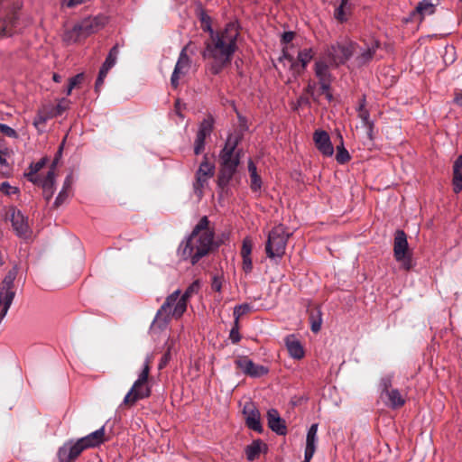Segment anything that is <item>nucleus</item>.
<instances>
[{"instance_id":"nucleus-47","label":"nucleus","mask_w":462,"mask_h":462,"mask_svg":"<svg viewBox=\"0 0 462 462\" xmlns=\"http://www.w3.org/2000/svg\"><path fill=\"white\" fill-rule=\"evenodd\" d=\"M0 132L8 137L17 138L18 136L16 131L14 128L2 123H0Z\"/></svg>"},{"instance_id":"nucleus-3","label":"nucleus","mask_w":462,"mask_h":462,"mask_svg":"<svg viewBox=\"0 0 462 462\" xmlns=\"http://www.w3.org/2000/svg\"><path fill=\"white\" fill-rule=\"evenodd\" d=\"M236 36L228 38V42H219L218 43H206L205 50L202 51L204 59H212L210 71L214 75H218L225 66L232 60L236 50Z\"/></svg>"},{"instance_id":"nucleus-40","label":"nucleus","mask_w":462,"mask_h":462,"mask_svg":"<svg viewBox=\"0 0 462 462\" xmlns=\"http://www.w3.org/2000/svg\"><path fill=\"white\" fill-rule=\"evenodd\" d=\"M84 79V73H78L69 80L68 87L65 90L67 96H69L74 88L79 86Z\"/></svg>"},{"instance_id":"nucleus-4","label":"nucleus","mask_w":462,"mask_h":462,"mask_svg":"<svg viewBox=\"0 0 462 462\" xmlns=\"http://www.w3.org/2000/svg\"><path fill=\"white\" fill-rule=\"evenodd\" d=\"M180 290L170 294L164 303L158 310L153 319V324L158 323L159 327H165L171 319V316L176 319L180 318L187 310L188 300L180 297Z\"/></svg>"},{"instance_id":"nucleus-21","label":"nucleus","mask_w":462,"mask_h":462,"mask_svg":"<svg viewBox=\"0 0 462 462\" xmlns=\"http://www.w3.org/2000/svg\"><path fill=\"white\" fill-rule=\"evenodd\" d=\"M327 55L331 63L335 65L344 64L346 60V46L339 42L332 44L328 49Z\"/></svg>"},{"instance_id":"nucleus-20","label":"nucleus","mask_w":462,"mask_h":462,"mask_svg":"<svg viewBox=\"0 0 462 462\" xmlns=\"http://www.w3.org/2000/svg\"><path fill=\"white\" fill-rule=\"evenodd\" d=\"M11 222L17 236L21 238L28 237L30 232L27 218L20 210H14L11 216Z\"/></svg>"},{"instance_id":"nucleus-6","label":"nucleus","mask_w":462,"mask_h":462,"mask_svg":"<svg viewBox=\"0 0 462 462\" xmlns=\"http://www.w3.org/2000/svg\"><path fill=\"white\" fill-rule=\"evenodd\" d=\"M97 448L88 435L76 440L69 439L59 448L57 457L59 462H74L86 449Z\"/></svg>"},{"instance_id":"nucleus-52","label":"nucleus","mask_w":462,"mask_h":462,"mask_svg":"<svg viewBox=\"0 0 462 462\" xmlns=\"http://www.w3.org/2000/svg\"><path fill=\"white\" fill-rule=\"evenodd\" d=\"M294 35H295L294 32H291V31L284 32L282 34L281 43L282 44H288V43H290L293 40Z\"/></svg>"},{"instance_id":"nucleus-23","label":"nucleus","mask_w":462,"mask_h":462,"mask_svg":"<svg viewBox=\"0 0 462 462\" xmlns=\"http://www.w3.org/2000/svg\"><path fill=\"white\" fill-rule=\"evenodd\" d=\"M452 187L455 193L462 190V155H459L452 166Z\"/></svg>"},{"instance_id":"nucleus-22","label":"nucleus","mask_w":462,"mask_h":462,"mask_svg":"<svg viewBox=\"0 0 462 462\" xmlns=\"http://www.w3.org/2000/svg\"><path fill=\"white\" fill-rule=\"evenodd\" d=\"M285 345L290 356L293 359L300 360L304 356L303 346L294 335L285 337Z\"/></svg>"},{"instance_id":"nucleus-48","label":"nucleus","mask_w":462,"mask_h":462,"mask_svg":"<svg viewBox=\"0 0 462 462\" xmlns=\"http://www.w3.org/2000/svg\"><path fill=\"white\" fill-rule=\"evenodd\" d=\"M171 358V347H168L167 351L163 354L158 364V369H163L170 362Z\"/></svg>"},{"instance_id":"nucleus-11","label":"nucleus","mask_w":462,"mask_h":462,"mask_svg":"<svg viewBox=\"0 0 462 462\" xmlns=\"http://www.w3.org/2000/svg\"><path fill=\"white\" fill-rule=\"evenodd\" d=\"M98 17H88L82 20L80 23L74 24L71 30L66 32L65 39L67 41L78 42L80 38L88 37V35L98 31L101 27Z\"/></svg>"},{"instance_id":"nucleus-58","label":"nucleus","mask_w":462,"mask_h":462,"mask_svg":"<svg viewBox=\"0 0 462 462\" xmlns=\"http://www.w3.org/2000/svg\"><path fill=\"white\" fill-rule=\"evenodd\" d=\"M87 0H64L63 5H65L68 7H75L79 5H81L85 3Z\"/></svg>"},{"instance_id":"nucleus-39","label":"nucleus","mask_w":462,"mask_h":462,"mask_svg":"<svg viewBox=\"0 0 462 462\" xmlns=\"http://www.w3.org/2000/svg\"><path fill=\"white\" fill-rule=\"evenodd\" d=\"M338 137L340 139V143L337 145L336 159L338 163L345 164L346 162V149L345 148L343 136L340 133L338 134Z\"/></svg>"},{"instance_id":"nucleus-16","label":"nucleus","mask_w":462,"mask_h":462,"mask_svg":"<svg viewBox=\"0 0 462 462\" xmlns=\"http://www.w3.org/2000/svg\"><path fill=\"white\" fill-rule=\"evenodd\" d=\"M215 166L208 161L207 156H204L203 162L200 163L199 170L196 172V183H194V190L196 193L199 191L207 182L208 178L212 177L214 174Z\"/></svg>"},{"instance_id":"nucleus-17","label":"nucleus","mask_w":462,"mask_h":462,"mask_svg":"<svg viewBox=\"0 0 462 462\" xmlns=\"http://www.w3.org/2000/svg\"><path fill=\"white\" fill-rule=\"evenodd\" d=\"M383 393L387 396V404L393 408H400L404 405L405 398L397 389L392 388L390 379H383L382 382Z\"/></svg>"},{"instance_id":"nucleus-35","label":"nucleus","mask_w":462,"mask_h":462,"mask_svg":"<svg viewBox=\"0 0 462 462\" xmlns=\"http://www.w3.org/2000/svg\"><path fill=\"white\" fill-rule=\"evenodd\" d=\"M262 440H254L251 445L246 447L245 454L249 461H253L261 452Z\"/></svg>"},{"instance_id":"nucleus-54","label":"nucleus","mask_w":462,"mask_h":462,"mask_svg":"<svg viewBox=\"0 0 462 462\" xmlns=\"http://www.w3.org/2000/svg\"><path fill=\"white\" fill-rule=\"evenodd\" d=\"M180 74H181L180 71L173 69V72H172L171 77V87L173 88H178V86H179V79H180Z\"/></svg>"},{"instance_id":"nucleus-10","label":"nucleus","mask_w":462,"mask_h":462,"mask_svg":"<svg viewBox=\"0 0 462 462\" xmlns=\"http://www.w3.org/2000/svg\"><path fill=\"white\" fill-rule=\"evenodd\" d=\"M393 254L401 266L409 271L412 267V254L409 248L407 236L402 230L396 231L393 242Z\"/></svg>"},{"instance_id":"nucleus-46","label":"nucleus","mask_w":462,"mask_h":462,"mask_svg":"<svg viewBox=\"0 0 462 462\" xmlns=\"http://www.w3.org/2000/svg\"><path fill=\"white\" fill-rule=\"evenodd\" d=\"M0 192L10 196L18 193L19 189L16 187L11 186L8 181H4L0 184Z\"/></svg>"},{"instance_id":"nucleus-44","label":"nucleus","mask_w":462,"mask_h":462,"mask_svg":"<svg viewBox=\"0 0 462 462\" xmlns=\"http://www.w3.org/2000/svg\"><path fill=\"white\" fill-rule=\"evenodd\" d=\"M346 6V0H341L340 5L336 8L334 13V17L339 21L344 22L346 21V14H345V7Z\"/></svg>"},{"instance_id":"nucleus-24","label":"nucleus","mask_w":462,"mask_h":462,"mask_svg":"<svg viewBox=\"0 0 462 462\" xmlns=\"http://www.w3.org/2000/svg\"><path fill=\"white\" fill-rule=\"evenodd\" d=\"M55 168L56 162H52L50 170L44 177L40 176L36 179L35 182H32L35 185H38L42 188L43 190H49L51 188H54L55 184Z\"/></svg>"},{"instance_id":"nucleus-29","label":"nucleus","mask_w":462,"mask_h":462,"mask_svg":"<svg viewBox=\"0 0 462 462\" xmlns=\"http://www.w3.org/2000/svg\"><path fill=\"white\" fill-rule=\"evenodd\" d=\"M318 427H319L318 423H313L308 430L307 437H306L305 449L316 451V447H317V443H318V436H317Z\"/></svg>"},{"instance_id":"nucleus-36","label":"nucleus","mask_w":462,"mask_h":462,"mask_svg":"<svg viewBox=\"0 0 462 462\" xmlns=\"http://www.w3.org/2000/svg\"><path fill=\"white\" fill-rule=\"evenodd\" d=\"M88 436L97 447L100 446L105 442V426H102L97 430L88 434Z\"/></svg>"},{"instance_id":"nucleus-7","label":"nucleus","mask_w":462,"mask_h":462,"mask_svg":"<svg viewBox=\"0 0 462 462\" xmlns=\"http://www.w3.org/2000/svg\"><path fill=\"white\" fill-rule=\"evenodd\" d=\"M21 5L17 0H0V37L12 35Z\"/></svg>"},{"instance_id":"nucleus-9","label":"nucleus","mask_w":462,"mask_h":462,"mask_svg":"<svg viewBox=\"0 0 462 462\" xmlns=\"http://www.w3.org/2000/svg\"><path fill=\"white\" fill-rule=\"evenodd\" d=\"M16 276L17 269L16 267H13L8 271L3 280L2 287L0 288V302H4V307L0 310V323L6 316L15 297L14 286Z\"/></svg>"},{"instance_id":"nucleus-51","label":"nucleus","mask_w":462,"mask_h":462,"mask_svg":"<svg viewBox=\"0 0 462 462\" xmlns=\"http://www.w3.org/2000/svg\"><path fill=\"white\" fill-rule=\"evenodd\" d=\"M68 197H69V191L61 189L55 199V201H54L55 206L61 205L68 199Z\"/></svg>"},{"instance_id":"nucleus-25","label":"nucleus","mask_w":462,"mask_h":462,"mask_svg":"<svg viewBox=\"0 0 462 462\" xmlns=\"http://www.w3.org/2000/svg\"><path fill=\"white\" fill-rule=\"evenodd\" d=\"M279 61L283 62L284 66L286 65L285 61L289 63V70L291 72L294 78L300 75L299 63L294 60L293 56L290 54L286 49H282Z\"/></svg>"},{"instance_id":"nucleus-5","label":"nucleus","mask_w":462,"mask_h":462,"mask_svg":"<svg viewBox=\"0 0 462 462\" xmlns=\"http://www.w3.org/2000/svg\"><path fill=\"white\" fill-rule=\"evenodd\" d=\"M290 234L286 233L282 225L274 226L268 234L265 251L267 256L278 262L285 254L286 245Z\"/></svg>"},{"instance_id":"nucleus-27","label":"nucleus","mask_w":462,"mask_h":462,"mask_svg":"<svg viewBox=\"0 0 462 462\" xmlns=\"http://www.w3.org/2000/svg\"><path fill=\"white\" fill-rule=\"evenodd\" d=\"M314 57V51L312 48H305L299 51L297 55V62L300 65V74L306 69L308 64Z\"/></svg>"},{"instance_id":"nucleus-1","label":"nucleus","mask_w":462,"mask_h":462,"mask_svg":"<svg viewBox=\"0 0 462 462\" xmlns=\"http://www.w3.org/2000/svg\"><path fill=\"white\" fill-rule=\"evenodd\" d=\"M208 217H202L191 233L180 242L177 254L182 261L194 266L210 252L218 248L219 245L214 239L215 233L208 228Z\"/></svg>"},{"instance_id":"nucleus-15","label":"nucleus","mask_w":462,"mask_h":462,"mask_svg":"<svg viewBox=\"0 0 462 462\" xmlns=\"http://www.w3.org/2000/svg\"><path fill=\"white\" fill-rule=\"evenodd\" d=\"M378 47L379 44L374 40H371L365 47L352 45L351 51L356 54V61L357 65L362 66L369 62L374 58Z\"/></svg>"},{"instance_id":"nucleus-64","label":"nucleus","mask_w":462,"mask_h":462,"mask_svg":"<svg viewBox=\"0 0 462 462\" xmlns=\"http://www.w3.org/2000/svg\"><path fill=\"white\" fill-rule=\"evenodd\" d=\"M104 79H101V77H97V80H96V83H95V92L98 93L99 92V88H101V86L103 85L104 83Z\"/></svg>"},{"instance_id":"nucleus-12","label":"nucleus","mask_w":462,"mask_h":462,"mask_svg":"<svg viewBox=\"0 0 462 462\" xmlns=\"http://www.w3.org/2000/svg\"><path fill=\"white\" fill-rule=\"evenodd\" d=\"M150 372V357L147 356L143 362V369L138 374V378L134 381L131 387L134 393V401H140L150 397L152 393L151 387L148 385V376Z\"/></svg>"},{"instance_id":"nucleus-8","label":"nucleus","mask_w":462,"mask_h":462,"mask_svg":"<svg viewBox=\"0 0 462 462\" xmlns=\"http://www.w3.org/2000/svg\"><path fill=\"white\" fill-rule=\"evenodd\" d=\"M197 14L201 23L202 30L208 32L210 35L211 42L208 43H218V41L224 42H228V38L232 36H236V39H237L238 32L236 31L232 32L235 28L234 23H227L223 32H217L212 28L211 17L206 13L201 5L198 8Z\"/></svg>"},{"instance_id":"nucleus-2","label":"nucleus","mask_w":462,"mask_h":462,"mask_svg":"<svg viewBox=\"0 0 462 462\" xmlns=\"http://www.w3.org/2000/svg\"><path fill=\"white\" fill-rule=\"evenodd\" d=\"M242 141V134H230L226 137L224 147L219 152V170L217 174V188L222 193L227 192L232 185L233 180L236 183L240 180L236 178L238 166L241 162L242 149H237L238 144ZM235 186V184H233Z\"/></svg>"},{"instance_id":"nucleus-33","label":"nucleus","mask_w":462,"mask_h":462,"mask_svg":"<svg viewBox=\"0 0 462 462\" xmlns=\"http://www.w3.org/2000/svg\"><path fill=\"white\" fill-rule=\"evenodd\" d=\"M315 75L319 80L329 79L328 66L324 60H317L314 66Z\"/></svg>"},{"instance_id":"nucleus-62","label":"nucleus","mask_w":462,"mask_h":462,"mask_svg":"<svg viewBox=\"0 0 462 462\" xmlns=\"http://www.w3.org/2000/svg\"><path fill=\"white\" fill-rule=\"evenodd\" d=\"M314 453H315L314 450L305 449L304 460L302 462H310L311 458L313 457Z\"/></svg>"},{"instance_id":"nucleus-37","label":"nucleus","mask_w":462,"mask_h":462,"mask_svg":"<svg viewBox=\"0 0 462 462\" xmlns=\"http://www.w3.org/2000/svg\"><path fill=\"white\" fill-rule=\"evenodd\" d=\"M215 119L212 115H208L206 118L202 120L199 124V130L206 133L210 135L214 128Z\"/></svg>"},{"instance_id":"nucleus-13","label":"nucleus","mask_w":462,"mask_h":462,"mask_svg":"<svg viewBox=\"0 0 462 462\" xmlns=\"http://www.w3.org/2000/svg\"><path fill=\"white\" fill-rule=\"evenodd\" d=\"M243 414L248 429L257 433H263V427L261 422V413L254 402H245L243 408Z\"/></svg>"},{"instance_id":"nucleus-53","label":"nucleus","mask_w":462,"mask_h":462,"mask_svg":"<svg viewBox=\"0 0 462 462\" xmlns=\"http://www.w3.org/2000/svg\"><path fill=\"white\" fill-rule=\"evenodd\" d=\"M205 149V142L195 139L194 143V153L196 155L200 154Z\"/></svg>"},{"instance_id":"nucleus-57","label":"nucleus","mask_w":462,"mask_h":462,"mask_svg":"<svg viewBox=\"0 0 462 462\" xmlns=\"http://www.w3.org/2000/svg\"><path fill=\"white\" fill-rule=\"evenodd\" d=\"M72 186V174H68L63 181V186L61 189L69 190Z\"/></svg>"},{"instance_id":"nucleus-41","label":"nucleus","mask_w":462,"mask_h":462,"mask_svg":"<svg viewBox=\"0 0 462 462\" xmlns=\"http://www.w3.org/2000/svg\"><path fill=\"white\" fill-rule=\"evenodd\" d=\"M69 100L66 97H62L58 101L53 112V116H61L69 106Z\"/></svg>"},{"instance_id":"nucleus-50","label":"nucleus","mask_w":462,"mask_h":462,"mask_svg":"<svg viewBox=\"0 0 462 462\" xmlns=\"http://www.w3.org/2000/svg\"><path fill=\"white\" fill-rule=\"evenodd\" d=\"M252 252V244L248 239H244L242 249H241V254L242 256H248L251 254Z\"/></svg>"},{"instance_id":"nucleus-32","label":"nucleus","mask_w":462,"mask_h":462,"mask_svg":"<svg viewBox=\"0 0 462 462\" xmlns=\"http://www.w3.org/2000/svg\"><path fill=\"white\" fill-rule=\"evenodd\" d=\"M434 12L435 7L431 3L422 1L418 5L413 14H419L420 16V20H422L424 16L430 15L434 14Z\"/></svg>"},{"instance_id":"nucleus-26","label":"nucleus","mask_w":462,"mask_h":462,"mask_svg":"<svg viewBox=\"0 0 462 462\" xmlns=\"http://www.w3.org/2000/svg\"><path fill=\"white\" fill-rule=\"evenodd\" d=\"M48 157H43L37 162H32L29 165V171L24 173V177L30 181V182H35L36 179L40 177V175H37V172L40 171L47 163Z\"/></svg>"},{"instance_id":"nucleus-45","label":"nucleus","mask_w":462,"mask_h":462,"mask_svg":"<svg viewBox=\"0 0 462 462\" xmlns=\"http://www.w3.org/2000/svg\"><path fill=\"white\" fill-rule=\"evenodd\" d=\"M229 338L233 344H236L241 340V335L239 333V321H234V326L229 333Z\"/></svg>"},{"instance_id":"nucleus-63","label":"nucleus","mask_w":462,"mask_h":462,"mask_svg":"<svg viewBox=\"0 0 462 462\" xmlns=\"http://www.w3.org/2000/svg\"><path fill=\"white\" fill-rule=\"evenodd\" d=\"M454 102L456 105L462 107V90L456 92Z\"/></svg>"},{"instance_id":"nucleus-30","label":"nucleus","mask_w":462,"mask_h":462,"mask_svg":"<svg viewBox=\"0 0 462 462\" xmlns=\"http://www.w3.org/2000/svg\"><path fill=\"white\" fill-rule=\"evenodd\" d=\"M189 63L190 60L186 52V48H183L179 55L174 69L183 74L189 68Z\"/></svg>"},{"instance_id":"nucleus-43","label":"nucleus","mask_w":462,"mask_h":462,"mask_svg":"<svg viewBox=\"0 0 462 462\" xmlns=\"http://www.w3.org/2000/svg\"><path fill=\"white\" fill-rule=\"evenodd\" d=\"M250 189L253 192H260L263 186V181L259 174L250 176Z\"/></svg>"},{"instance_id":"nucleus-31","label":"nucleus","mask_w":462,"mask_h":462,"mask_svg":"<svg viewBox=\"0 0 462 462\" xmlns=\"http://www.w3.org/2000/svg\"><path fill=\"white\" fill-rule=\"evenodd\" d=\"M310 321L312 332H319L322 324L321 311L319 309H312L310 310Z\"/></svg>"},{"instance_id":"nucleus-38","label":"nucleus","mask_w":462,"mask_h":462,"mask_svg":"<svg viewBox=\"0 0 462 462\" xmlns=\"http://www.w3.org/2000/svg\"><path fill=\"white\" fill-rule=\"evenodd\" d=\"M253 310V306L249 303H243L234 308V318L235 320L239 321L241 316Z\"/></svg>"},{"instance_id":"nucleus-19","label":"nucleus","mask_w":462,"mask_h":462,"mask_svg":"<svg viewBox=\"0 0 462 462\" xmlns=\"http://www.w3.org/2000/svg\"><path fill=\"white\" fill-rule=\"evenodd\" d=\"M268 427L277 435L284 436L287 433V428L284 420L280 416L279 411L274 409H269L266 414Z\"/></svg>"},{"instance_id":"nucleus-59","label":"nucleus","mask_w":462,"mask_h":462,"mask_svg":"<svg viewBox=\"0 0 462 462\" xmlns=\"http://www.w3.org/2000/svg\"><path fill=\"white\" fill-rule=\"evenodd\" d=\"M47 121V117L42 114H38L33 121V125L37 126L39 124H44Z\"/></svg>"},{"instance_id":"nucleus-14","label":"nucleus","mask_w":462,"mask_h":462,"mask_svg":"<svg viewBox=\"0 0 462 462\" xmlns=\"http://www.w3.org/2000/svg\"><path fill=\"white\" fill-rule=\"evenodd\" d=\"M235 364L244 374L254 378L262 377L269 372V369L266 366L257 365L246 356L236 359Z\"/></svg>"},{"instance_id":"nucleus-18","label":"nucleus","mask_w":462,"mask_h":462,"mask_svg":"<svg viewBox=\"0 0 462 462\" xmlns=\"http://www.w3.org/2000/svg\"><path fill=\"white\" fill-rule=\"evenodd\" d=\"M313 140L318 150L324 156H332L334 153V147L330 141L328 134L324 130H316L313 134Z\"/></svg>"},{"instance_id":"nucleus-56","label":"nucleus","mask_w":462,"mask_h":462,"mask_svg":"<svg viewBox=\"0 0 462 462\" xmlns=\"http://www.w3.org/2000/svg\"><path fill=\"white\" fill-rule=\"evenodd\" d=\"M134 392H132V390L130 389L129 392L125 394V396L123 400V403L124 404H134L135 402H137L138 401H134Z\"/></svg>"},{"instance_id":"nucleus-49","label":"nucleus","mask_w":462,"mask_h":462,"mask_svg":"<svg viewBox=\"0 0 462 462\" xmlns=\"http://www.w3.org/2000/svg\"><path fill=\"white\" fill-rule=\"evenodd\" d=\"M211 288L213 291L220 292L222 290V279L218 275L215 274L212 277Z\"/></svg>"},{"instance_id":"nucleus-61","label":"nucleus","mask_w":462,"mask_h":462,"mask_svg":"<svg viewBox=\"0 0 462 462\" xmlns=\"http://www.w3.org/2000/svg\"><path fill=\"white\" fill-rule=\"evenodd\" d=\"M248 171H249L250 176L254 175H254L258 174L257 168L251 159H249V161H248Z\"/></svg>"},{"instance_id":"nucleus-55","label":"nucleus","mask_w":462,"mask_h":462,"mask_svg":"<svg viewBox=\"0 0 462 462\" xmlns=\"http://www.w3.org/2000/svg\"><path fill=\"white\" fill-rule=\"evenodd\" d=\"M243 264H244L243 268L245 273L251 272L253 265H252V259H251L250 255L243 256Z\"/></svg>"},{"instance_id":"nucleus-42","label":"nucleus","mask_w":462,"mask_h":462,"mask_svg":"<svg viewBox=\"0 0 462 462\" xmlns=\"http://www.w3.org/2000/svg\"><path fill=\"white\" fill-rule=\"evenodd\" d=\"M200 289V282L199 280L194 281L181 295L182 298L189 300L193 294L198 293Z\"/></svg>"},{"instance_id":"nucleus-28","label":"nucleus","mask_w":462,"mask_h":462,"mask_svg":"<svg viewBox=\"0 0 462 462\" xmlns=\"http://www.w3.org/2000/svg\"><path fill=\"white\" fill-rule=\"evenodd\" d=\"M358 116L363 121L368 138L372 140L374 138V123L369 120V113L365 109L363 104L358 108Z\"/></svg>"},{"instance_id":"nucleus-60","label":"nucleus","mask_w":462,"mask_h":462,"mask_svg":"<svg viewBox=\"0 0 462 462\" xmlns=\"http://www.w3.org/2000/svg\"><path fill=\"white\" fill-rule=\"evenodd\" d=\"M319 83H320V88H321L322 92H324V93L328 92L329 89V86H330L329 79L319 80Z\"/></svg>"},{"instance_id":"nucleus-34","label":"nucleus","mask_w":462,"mask_h":462,"mask_svg":"<svg viewBox=\"0 0 462 462\" xmlns=\"http://www.w3.org/2000/svg\"><path fill=\"white\" fill-rule=\"evenodd\" d=\"M118 54H119L118 45L116 44L115 46H113L110 49L102 66L110 70L116 65Z\"/></svg>"}]
</instances>
